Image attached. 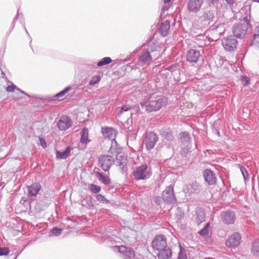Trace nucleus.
<instances>
[{
	"label": "nucleus",
	"mask_w": 259,
	"mask_h": 259,
	"mask_svg": "<svg viewBox=\"0 0 259 259\" xmlns=\"http://www.w3.org/2000/svg\"><path fill=\"white\" fill-rule=\"evenodd\" d=\"M167 104V99L162 95H152L145 98L140 105L147 112H156Z\"/></svg>",
	"instance_id": "obj_1"
},
{
	"label": "nucleus",
	"mask_w": 259,
	"mask_h": 259,
	"mask_svg": "<svg viewBox=\"0 0 259 259\" xmlns=\"http://www.w3.org/2000/svg\"><path fill=\"white\" fill-rule=\"evenodd\" d=\"M159 47L156 44L151 41L149 42L147 47L144 49L138 58V65L140 66L142 69L146 68L152 61L151 53L158 51Z\"/></svg>",
	"instance_id": "obj_2"
},
{
	"label": "nucleus",
	"mask_w": 259,
	"mask_h": 259,
	"mask_svg": "<svg viewBox=\"0 0 259 259\" xmlns=\"http://www.w3.org/2000/svg\"><path fill=\"white\" fill-rule=\"evenodd\" d=\"M134 178L136 181L146 180L152 175L151 168L147 164L136 167L133 172Z\"/></svg>",
	"instance_id": "obj_3"
},
{
	"label": "nucleus",
	"mask_w": 259,
	"mask_h": 259,
	"mask_svg": "<svg viewBox=\"0 0 259 259\" xmlns=\"http://www.w3.org/2000/svg\"><path fill=\"white\" fill-rule=\"evenodd\" d=\"M243 19L245 20V22H247V24L238 23L234 25V26L233 27V33L234 37L242 39L245 37V35H246L248 30L249 19L246 16L244 17Z\"/></svg>",
	"instance_id": "obj_4"
},
{
	"label": "nucleus",
	"mask_w": 259,
	"mask_h": 259,
	"mask_svg": "<svg viewBox=\"0 0 259 259\" xmlns=\"http://www.w3.org/2000/svg\"><path fill=\"white\" fill-rule=\"evenodd\" d=\"M162 198L164 203L168 204H175L177 200L175 195L174 187L169 185L166 187L162 193Z\"/></svg>",
	"instance_id": "obj_5"
},
{
	"label": "nucleus",
	"mask_w": 259,
	"mask_h": 259,
	"mask_svg": "<svg viewBox=\"0 0 259 259\" xmlns=\"http://www.w3.org/2000/svg\"><path fill=\"white\" fill-rule=\"evenodd\" d=\"M113 248L115 251H117L122 254L123 259H137L135 251L131 248L124 245H116Z\"/></svg>",
	"instance_id": "obj_6"
},
{
	"label": "nucleus",
	"mask_w": 259,
	"mask_h": 259,
	"mask_svg": "<svg viewBox=\"0 0 259 259\" xmlns=\"http://www.w3.org/2000/svg\"><path fill=\"white\" fill-rule=\"evenodd\" d=\"M158 140V136L153 132L146 133L144 142L147 150L152 149Z\"/></svg>",
	"instance_id": "obj_7"
},
{
	"label": "nucleus",
	"mask_w": 259,
	"mask_h": 259,
	"mask_svg": "<svg viewBox=\"0 0 259 259\" xmlns=\"http://www.w3.org/2000/svg\"><path fill=\"white\" fill-rule=\"evenodd\" d=\"M225 25L224 23H215L211 26L210 33L214 36L213 38H211L212 41L218 40L221 36L224 33L225 31Z\"/></svg>",
	"instance_id": "obj_8"
},
{
	"label": "nucleus",
	"mask_w": 259,
	"mask_h": 259,
	"mask_svg": "<svg viewBox=\"0 0 259 259\" xmlns=\"http://www.w3.org/2000/svg\"><path fill=\"white\" fill-rule=\"evenodd\" d=\"M114 162V159L110 155H103L99 157V164L105 171H108Z\"/></svg>",
	"instance_id": "obj_9"
},
{
	"label": "nucleus",
	"mask_w": 259,
	"mask_h": 259,
	"mask_svg": "<svg viewBox=\"0 0 259 259\" xmlns=\"http://www.w3.org/2000/svg\"><path fill=\"white\" fill-rule=\"evenodd\" d=\"M222 44L226 51L232 52L237 48L238 41L234 36L230 35L222 39Z\"/></svg>",
	"instance_id": "obj_10"
},
{
	"label": "nucleus",
	"mask_w": 259,
	"mask_h": 259,
	"mask_svg": "<svg viewBox=\"0 0 259 259\" xmlns=\"http://www.w3.org/2000/svg\"><path fill=\"white\" fill-rule=\"evenodd\" d=\"M152 247L155 250H159L167 246L166 237L163 235L156 236L152 243Z\"/></svg>",
	"instance_id": "obj_11"
},
{
	"label": "nucleus",
	"mask_w": 259,
	"mask_h": 259,
	"mask_svg": "<svg viewBox=\"0 0 259 259\" xmlns=\"http://www.w3.org/2000/svg\"><path fill=\"white\" fill-rule=\"evenodd\" d=\"M241 238V235L239 233H234L226 240V244L228 247L230 248L236 247L240 244Z\"/></svg>",
	"instance_id": "obj_12"
},
{
	"label": "nucleus",
	"mask_w": 259,
	"mask_h": 259,
	"mask_svg": "<svg viewBox=\"0 0 259 259\" xmlns=\"http://www.w3.org/2000/svg\"><path fill=\"white\" fill-rule=\"evenodd\" d=\"M72 125L71 119L67 116H62L59 118L57 126L59 130L66 131Z\"/></svg>",
	"instance_id": "obj_13"
},
{
	"label": "nucleus",
	"mask_w": 259,
	"mask_h": 259,
	"mask_svg": "<svg viewBox=\"0 0 259 259\" xmlns=\"http://www.w3.org/2000/svg\"><path fill=\"white\" fill-rule=\"evenodd\" d=\"M117 130L111 127H105L102 128V133L105 138H108L112 140V145L113 143L117 144L115 139L117 134Z\"/></svg>",
	"instance_id": "obj_14"
},
{
	"label": "nucleus",
	"mask_w": 259,
	"mask_h": 259,
	"mask_svg": "<svg viewBox=\"0 0 259 259\" xmlns=\"http://www.w3.org/2000/svg\"><path fill=\"white\" fill-rule=\"evenodd\" d=\"M214 17V14L212 11H206L199 18L200 22L203 27H205L210 24Z\"/></svg>",
	"instance_id": "obj_15"
},
{
	"label": "nucleus",
	"mask_w": 259,
	"mask_h": 259,
	"mask_svg": "<svg viewBox=\"0 0 259 259\" xmlns=\"http://www.w3.org/2000/svg\"><path fill=\"white\" fill-rule=\"evenodd\" d=\"M203 0H189L187 4V9L191 13L198 12L203 4Z\"/></svg>",
	"instance_id": "obj_16"
},
{
	"label": "nucleus",
	"mask_w": 259,
	"mask_h": 259,
	"mask_svg": "<svg viewBox=\"0 0 259 259\" xmlns=\"http://www.w3.org/2000/svg\"><path fill=\"white\" fill-rule=\"evenodd\" d=\"M201 57L199 51L196 49H190L187 51L186 54L187 61L190 63H197Z\"/></svg>",
	"instance_id": "obj_17"
},
{
	"label": "nucleus",
	"mask_w": 259,
	"mask_h": 259,
	"mask_svg": "<svg viewBox=\"0 0 259 259\" xmlns=\"http://www.w3.org/2000/svg\"><path fill=\"white\" fill-rule=\"evenodd\" d=\"M221 219L223 223L226 224H232L235 222L236 215L235 213L231 210H227L222 212Z\"/></svg>",
	"instance_id": "obj_18"
},
{
	"label": "nucleus",
	"mask_w": 259,
	"mask_h": 259,
	"mask_svg": "<svg viewBox=\"0 0 259 259\" xmlns=\"http://www.w3.org/2000/svg\"><path fill=\"white\" fill-rule=\"evenodd\" d=\"M203 176L205 182L210 185H214L217 181L215 174L209 169H206L204 170Z\"/></svg>",
	"instance_id": "obj_19"
},
{
	"label": "nucleus",
	"mask_w": 259,
	"mask_h": 259,
	"mask_svg": "<svg viewBox=\"0 0 259 259\" xmlns=\"http://www.w3.org/2000/svg\"><path fill=\"white\" fill-rule=\"evenodd\" d=\"M200 190V185L196 182L187 185L184 188V191L186 193H198Z\"/></svg>",
	"instance_id": "obj_20"
},
{
	"label": "nucleus",
	"mask_w": 259,
	"mask_h": 259,
	"mask_svg": "<svg viewBox=\"0 0 259 259\" xmlns=\"http://www.w3.org/2000/svg\"><path fill=\"white\" fill-rule=\"evenodd\" d=\"M158 251L156 254L159 259H169L172 255V251L167 246L164 248L159 249Z\"/></svg>",
	"instance_id": "obj_21"
},
{
	"label": "nucleus",
	"mask_w": 259,
	"mask_h": 259,
	"mask_svg": "<svg viewBox=\"0 0 259 259\" xmlns=\"http://www.w3.org/2000/svg\"><path fill=\"white\" fill-rule=\"evenodd\" d=\"M41 185L38 183H34L28 187V195L30 197L35 196L39 191Z\"/></svg>",
	"instance_id": "obj_22"
},
{
	"label": "nucleus",
	"mask_w": 259,
	"mask_h": 259,
	"mask_svg": "<svg viewBox=\"0 0 259 259\" xmlns=\"http://www.w3.org/2000/svg\"><path fill=\"white\" fill-rule=\"evenodd\" d=\"M90 142V140L89 139V130L84 127L82 128L80 132V143L86 146Z\"/></svg>",
	"instance_id": "obj_23"
},
{
	"label": "nucleus",
	"mask_w": 259,
	"mask_h": 259,
	"mask_svg": "<svg viewBox=\"0 0 259 259\" xmlns=\"http://www.w3.org/2000/svg\"><path fill=\"white\" fill-rule=\"evenodd\" d=\"M72 150V148L70 146L67 147L65 150L61 152L60 151H56V158L57 159H66L70 155V153Z\"/></svg>",
	"instance_id": "obj_24"
},
{
	"label": "nucleus",
	"mask_w": 259,
	"mask_h": 259,
	"mask_svg": "<svg viewBox=\"0 0 259 259\" xmlns=\"http://www.w3.org/2000/svg\"><path fill=\"white\" fill-rule=\"evenodd\" d=\"M250 46H255L259 48V24L254 28L253 32V39L251 41Z\"/></svg>",
	"instance_id": "obj_25"
},
{
	"label": "nucleus",
	"mask_w": 259,
	"mask_h": 259,
	"mask_svg": "<svg viewBox=\"0 0 259 259\" xmlns=\"http://www.w3.org/2000/svg\"><path fill=\"white\" fill-rule=\"evenodd\" d=\"M180 69L179 65L178 63H174L169 67L165 68L161 70L162 73H164V72L167 71L168 75H170V74H175L179 72Z\"/></svg>",
	"instance_id": "obj_26"
},
{
	"label": "nucleus",
	"mask_w": 259,
	"mask_h": 259,
	"mask_svg": "<svg viewBox=\"0 0 259 259\" xmlns=\"http://www.w3.org/2000/svg\"><path fill=\"white\" fill-rule=\"evenodd\" d=\"M179 138L180 142L185 146H188L190 141V135L187 132H182L179 135Z\"/></svg>",
	"instance_id": "obj_27"
},
{
	"label": "nucleus",
	"mask_w": 259,
	"mask_h": 259,
	"mask_svg": "<svg viewBox=\"0 0 259 259\" xmlns=\"http://www.w3.org/2000/svg\"><path fill=\"white\" fill-rule=\"evenodd\" d=\"M160 135L168 141H172L174 138L172 132L169 128H162L160 131Z\"/></svg>",
	"instance_id": "obj_28"
},
{
	"label": "nucleus",
	"mask_w": 259,
	"mask_h": 259,
	"mask_svg": "<svg viewBox=\"0 0 259 259\" xmlns=\"http://www.w3.org/2000/svg\"><path fill=\"white\" fill-rule=\"evenodd\" d=\"M170 28L169 22L167 20L162 22L159 27V31L162 36H166L168 34Z\"/></svg>",
	"instance_id": "obj_29"
},
{
	"label": "nucleus",
	"mask_w": 259,
	"mask_h": 259,
	"mask_svg": "<svg viewBox=\"0 0 259 259\" xmlns=\"http://www.w3.org/2000/svg\"><path fill=\"white\" fill-rule=\"evenodd\" d=\"M95 176L103 184L108 185L110 183V179L109 177L104 175L103 173L97 171L95 172Z\"/></svg>",
	"instance_id": "obj_30"
},
{
	"label": "nucleus",
	"mask_w": 259,
	"mask_h": 259,
	"mask_svg": "<svg viewBox=\"0 0 259 259\" xmlns=\"http://www.w3.org/2000/svg\"><path fill=\"white\" fill-rule=\"evenodd\" d=\"M251 252L254 256H259V239H256L252 243Z\"/></svg>",
	"instance_id": "obj_31"
},
{
	"label": "nucleus",
	"mask_w": 259,
	"mask_h": 259,
	"mask_svg": "<svg viewBox=\"0 0 259 259\" xmlns=\"http://www.w3.org/2000/svg\"><path fill=\"white\" fill-rule=\"evenodd\" d=\"M112 62V59L111 58L106 57L102 59L100 61H99L97 65L98 66L100 67L104 65H106L109 64Z\"/></svg>",
	"instance_id": "obj_32"
},
{
	"label": "nucleus",
	"mask_w": 259,
	"mask_h": 259,
	"mask_svg": "<svg viewBox=\"0 0 259 259\" xmlns=\"http://www.w3.org/2000/svg\"><path fill=\"white\" fill-rule=\"evenodd\" d=\"M210 227V223L208 222L205 224L204 227L198 232L199 235L202 237H205L208 234V228Z\"/></svg>",
	"instance_id": "obj_33"
},
{
	"label": "nucleus",
	"mask_w": 259,
	"mask_h": 259,
	"mask_svg": "<svg viewBox=\"0 0 259 259\" xmlns=\"http://www.w3.org/2000/svg\"><path fill=\"white\" fill-rule=\"evenodd\" d=\"M116 162L117 163V165H119L121 167L122 170L123 171H126L127 167H126V159H123L122 161L119 160L118 158L116 159Z\"/></svg>",
	"instance_id": "obj_34"
},
{
	"label": "nucleus",
	"mask_w": 259,
	"mask_h": 259,
	"mask_svg": "<svg viewBox=\"0 0 259 259\" xmlns=\"http://www.w3.org/2000/svg\"><path fill=\"white\" fill-rule=\"evenodd\" d=\"M178 259H187L186 250L182 247L181 244H180V252Z\"/></svg>",
	"instance_id": "obj_35"
},
{
	"label": "nucleus",
	"mask_w": 259,
	"mask_h": 259,
	"mask_svg": "<svg viewBox=\"0 0 259 259\" xmlns=\"http://www.w3.org/2000/svg\"><path fill=\"white\" fill-rule=\"evenodd\" d=\"M205 214L203 212H199L197 214L196 222L199 225L205 220Z\"/></svg>",
	"instance_id": "obj_36"
},
{
	"label": "nucleus",
	"mask_w": 259,
	"mask_h": 259,
	"mask_svg": "<svg viewBox=\"0 0 259 259\" xmlns=\"http://www.w3.org/2000/svg\"><path fill=\"white\" fill-rule=\"evenodd\" d=\"M89 189L94 193H98L101 190V187L94 184H92L90 185Z\"/></svg>",
	"instance_id": "obj_37"
},
{
	"label": "nucleus",
	"mask_w": 259,
	"mask_h": 259,
	"mask_svg": "<svg viewBox=\"0 0 259 259\" xmlns=\"http://www.w3.org/2000/svg\"><path fill=\"white\" fill-rule=\"evenodd\" d=\"M101 79L100 76L96 75L93 76L89 82V84L91 85H94L98 83Z\"/></svg>",
	"instance_id": "obj_38"
},
{
	"label": "nucleus",
	"mask_w": 259,
	"mask_h": 259,
	"mask_svg": "<svg viewBox=\"0 0 259 259\" xmlns=\"http://www.w3.org/2000/svg\"><path fill=\"white\" fill-rule=\"evenodd\" d=\"M189 152H190V148L188 147V146H186L185 147L182 148L180 154L182 156L187 157Z\"/></svg>",
	"instance_id": "obj_39"
},
{
	"label": "nucleus",
	"mask_w": 259,
	"mask_h": 259,
	"mask_svg": "<svg viewBox=\"0 0 259 259\" xmlns=\"http://www.w3.org/2000/svg\"><path fill=\"white\" fill-rule=\"evenodd\" d=\"M70 90V87H67L63 90H62V91L57 93L55 97H57V98L62 97L63 96H64Z\"/></svg>",
	"instance_id": "obj_40"
},
{
	"label": "nucleus",
	"mask_w": 259,
	"mask_h": 259,
	"mask_svg": "<svg viewBox=\"0 0 259 259\" xmlns=\"http://www.w3.org/2000/svg\"><path fill=\"white\" fill-rule=\"evenodd\" d=\"M241 81L242 85L244 87H246L250 84L249 78L244 75L241 76Z\"/></svg>",
	"instance_id": "obj_41"
},
{
	"label": "nucleus",
	"mask_w": 259,
	"mask_h": 259,
	"mask_svg": "<svg viewBox=\"0 0 259 259\" xmlns=\"http://www.w3.org/2000/svg\"><path fill=\"white\" fill-rule=\"evenodd\" d=\"M175 215L177 219L179 220L184 216V213L180 208H177L176 210Z\"/></svg>",
	"instance_id": "obj_42"
},
{
	"label": "nucleus",
	"mask_w": 259,
	"mask_h": 259,
	"mask_svg": "<svg viewBox=\"0 0 259 259\" xmlns=\"http://www.w3.org/2000/svg\"><path fill=\"white\" fill-rule=\"evenodd\" d=\"M96 198L98 200V201L103 203H107L109 202V200L105 198L104 196L100 194L97 195Z\"/></svg>",
	"instance_id": "obj_43"
},
{
	"label": "nucleus",
	"mask_w": 259,
	"mask_h": 259,
	"mask_svg": "<svg viewBox=\"0 0 259 259\" xmlns=\"http://www.w3.org/2000/svg\"><path fill=\"white\" fill-rule=\"evenodd\" d=\"M240 170L241 171V173L243 175V178L244 179V181H246L247 179H248L249 176L248 174V172L247 171V170L244 167L240 166Z\"/></svg>",
	"instance_id": "obj_44"
},
{
	"label": "nucleus",
	"mask_w": 259,
	"mask_h": 259,
	"mask_svg": "<svg viewBox=\"0 0 259 259\" xmlns=\"http://www.w3.org/2000/svg\"><path fill=\"white\" fill-rule=\"evenodd\" d=\"M62 229L57 227L53 228L51 230V232L53 235L57 236L60 235L62 233Z\"/></svg>",
	"instance_id": "obj_45"
},
{
	"label": "nucleus",
	"mask_w": 259,
	"mask_h": 259,
	"mask_svg": "<svg viewBox=\"0 0 259 259\" xmlns=\"http://www.w3.org/2000/svg\"><path fill=\"white\" fill-rule=\"evenodd\" d=\"M209 7H214L217 8L219 0H205Z\"/></svg>",
	"instance_id": "obj_46"
},
{
	"label": "nucleus",
	"mask_w": 259,
	"mask_h": 259,
	"mask_svg": "<svg viewBox=\"0 0 259 259\" xmlns=\"http://www.w3.org/2000/svg\"><path fill=\"white\" fill-rule=\"evenodd\" d=\"M9 253V249L8 247H0V256L6 255Z\"/></svg>",
	"instance_id": "obj_47"
},
{
	"label": "nucleus",
	"mask_w": 259,
	"mask_h": 259,
	"mask_svg": "<svg viewBox=\"0 0 259 259\" xmlns=\"http://www.w3.org/2000/svg\"><path fill=\"white\" fill-rule=\"evenodd\" d=\"M131 109V107L128 105H125L120 108L118 116L121 115L124 112L127 111Z\"/></svg>",
	"instance_id": "obj_48"
},
{
	"label": "nucleus",
	"mask_w": 259,
	"mask_h": 259,
	"mask_svg": "<svg viewBox=\"0 0 259 259\" xmlns=\"http://www.w3.org/2000/svg\"><path fill=\"white\" fill-rule=\"evenodd\" d=\"M129 67L132 69H140V68H141V67H140V66H139L138 65V62L136 63H135L134 62H132L130 64H129Z\"/></svg>",
	"instance_id": "obj_49"
},
{
	"label": "nucleus",
	"mask_w": 259,
	"mask_h": 259,
	"mask_svg": "<svg viewBox=\"0 0 259 259\" xmlns=\"http://www.w3.org/2000/svg\"><path fill=\"white\" fill-rule=\"evenodd\" d=\"M16 88H17L16 85H15L14 84H12L11 85H8L7 87L6 88V89L8 92H14L15 89Z\"/></svg>",
	"instance_id": "obj_50"
},
{
	"label": "nucleus",
	"mask_w": 259,
	"mask_h": 259,
	"mask_svg": "<svg viewBox=\"0 0 259 259\" xmlns=\"http://www.w3.org/2000/svg\"><path fill=\"white\" fill-rule=\"evenodd\" d=\"M41 146L44 148H45L47 147V143L45 141V140L42 138H39Z\"/></svg>",
	"instance_id": "obj_51"
},
{
	"label": "nucleus",
	"mask_w": 259,
	"mask_h": 259,
	"mask_svg": "<svg viewBox=\"0 0 259 259\" xmlns=\"http://www.w3.org/2000/svg\"><path fill=\"white\" fill-rule=\"evenodd\" d=\"M19 16V10H18L17 11V16L15 17V18L13 20V23H12V29L14 27V26H15V22H16V20L18 19V17Z\"/></svg>",
	"instance_id": "obj_52"
},
{
	"label": "nucleus",
	"mask_w": 259,
	"mask_h": 259,
	"mask_svg": "<svg viewBox=\"0 0 259 259\" xmlns=\"http://www.w3.org/2000/svg\"><path fill=\"white\" fill-rule=\"evenodd\" d=\"M15 90H16L17 91H18L20 92V93H21L22 94H25V95H27V94H26V93L25 92H24V91H23L21 90H20L19 88H18L17 87V88H16V89H15Z\"/></svg>",
	"instance_id": "obj_53"
},
{
	"label": "nucleus",
	"mask_w": 259,
	"mask_h": 259,
	"mask_svg": "<svg viewBox=\"0 0 259 259\" xmlns=\"http://www.w3.org/2000/svg\"><path fill=\"white\" fill-rule=\"evenodd\" d=\"M250 10V8H247V7H244V8H242L241 9V11H244L245 10Z\"/></svg>",
	"instance_id": "obj_54"
},
{
	"label": "nucleus",
	"mask_w": 259,
	"mask_h": 259,
	"mask_svg": "<svg viewBox=\"0 0 259 259\" xmlns=\"http://www.w3.org/2000/svg\"><path fill=\"white\" fill-rule=\"evenodd\" d=\"M160 73H161V75H166V76H168V74H167V71L164 72V73H162L161 71H160Z\"/></svg>",
	"instance_id": "obj_55"
},
{
	"label": "nucleus",
	"mask_w": 259,
	"mask_h": 259,
	"mask_svg": "<svg viewBox=\"0 0 259 259\" xmlns=\"http://www.w3.org/2000/svg\"><path fill=\"white\" fill-rule=\"evenodd\" d=\"M171 0H164V2L165 4H168L170 2Z\"/></svg>",
	"instance_id": "obj_56"
},
{
	"label": "nucleus",
	"mask_w": 259,
	"mask_h": 259,
	"mask_svg": "<svg viewBox=\"0 0 259 259\" xmlns=\"http://www.w3.org/2000/svg\"><path fill=\"white\" fill-rule=\"evenodd\" d=\"M138 52V49H136L135 50L131 55H132L133 54H136Z\"/></svg>",
	"instance_id": "obj_57"
},
{
	"label": "nucleus",
	"mask_w": 259,
	"mask_h": 259,
	"mask_svg": "<svg viewBox=\"0 0 259 259\" xmlns=\"http://www.w3.org/2000/svg\"><path fill=\"white\" fill-rule=\"evenodd\" d=\"M252 2H255L259 3V0H252Z\"/></svg>",
	"instance_id": "obj_58"
},
{
	"label": "nucleus",
	"mask_w": 259,
	"mask_h": 259,
	"mask_svg": "<svg viewBox=\"0 0 259 259\" xmlns=\"http://www.w3.org/2000/svg\"><path fill=\"white\" fill-rule=\"evenodd\" d=\"M197 37H200H200H204V36H203V35H198Z\"/></svg>",
	"instance_id": "obj_59"
},
{
	"label": "nucleus",
	"mask_w": 259,
	"mask_h": 259,
	"mask_svg": "<svg viewBox=\"0 0 259 259\" xmlns=\"http://www.w3.org/2000/svg\"><path fill=\"white\" fill-rule=\"evenodd\" d=\"M24 28H25V31H26V33H27V34L28 35H29L28 32V31H27V30L26 28H25V27H24Z\"/></svg>",
	"instance_id": "obj_60"
},
{
	"label": "nucleus",
	"mask_w": 259,
	"mask_h": 259,
	"mask_svg": "<svg viewBox=\"0 0 259 259\" xmlns=\"http://www.w3.org/2000/svg\"><path fill=\"white\" fill-rule=\"evenodd\" d=\"M109 152H111V153H112V147H111V148L109 150Z\"/></svg>",
	"instance_id": "obj_61"
},
{
	"label": "nucleus",
	"mask_w": 259,
	"mask_h": 259,
	"mask_svg": "<svg viewBox=\"0 0 259 259\" xmlns=\"http://www.w3.org/2000/svg\"><path fill=\"white\" fill-rule=\"evenodd\" d=\"M17 258V256L15 257V258L14 259H16Z\"/></svg>",
	"instance_id": "obj_62"
}]
</instances>
